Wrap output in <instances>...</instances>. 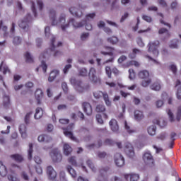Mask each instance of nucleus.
I'll return each mask as SVG.
<instances>
[{"label": "nucleus", "instance_id": "6e6552de", "mask_svg": "<svg viewBox=\"0 0 181 181\" xmlns=\"http://www.w3.org/2000/svg\"><path fill=\"white\" fill-rule=\"evenodd\" d=\"M115 163L119 168H122L125 165V159L119 153H117L114 156Z\"/></svg>", "mask_w": 181, "mask_h": 181}, {"label": "nucleus", "instance_id": "1a4fd4ad", "mask_svg": "<svg viewBox=\"0 0 181 181\" xmlns=\"http://www.w3.org/2000/svg\"><path fill=\"white\" fill-rule=\"evenodd\" d=\"M143 160L145 165H148V166L153 165V157L150 152H146L143 155Z\"/></svg>", "mask_w": 181, "mask_h": 181}, {"label": "nucleus", "instance_id": "a19ab883", "mask_svg": "<svg viewBox=\"0 0 181 181\" xmlns=\"http://www.w3.org/2000/svg\"><path fill=\"white\" fill-rule=\"evenodd\" d=\"M86 164L88 166V168H90V169H91L92 172H96L97 171V169L94 166V163H93V161H91V160H88L86 161Z\"/></svg>", "mask_w": 181, "mask_h": 181}, {"label": "nucleus", "instance_id": "338daca9", "mask_svg": "<svg viewBox=\"0 0 181 181\" xmlns=\"http://www.w3.org/2000/svg\"><path fill=\"white\" fill-rule=\"evenodd\" d=\"M105 71L109 78H111V68L110 66H106Z\"/></svg>", "mask_w": 181, "mask_h": 181}, {"label": "nucleus", "instance_id": "37998d69", "mask_svg": "<svg viewBox=\"0 0 181 181\" xmlns=\"http://www.w3.org/2000/svg\"><path fill=\"white\" fill-rule=\"evenodd\" d=\"M32 153H33V144H29V149L28 151V159H32Z\"/></svg>", "mask_w": 181, "mask_h": 181}, {"label": "nucleus", "instance_id": "0e129e2a", "mask_svg": "<svg viewBox=\"0 0 181 181\" xmlns=\"http://www.w3.org/2000/svg\"><path fill=\"white\" fill-rule=\"evenodd\" d=\"M110 181H122V180L117 175H113L110 178Z\"/></svg>", "mask_w": 181, "mask_h": 181}, {"label": "nucleus", "instance_id": "09e8293b", "mask_svg": "<svg viewBox=\"0 0 181 181\" xmlns=\"http://www.w3.org/2000/svg\"><path fill=\"white\" fill-rule=\"evenodd\" d=\"M90 37V33H83L81 35V40L83 42H86V40H88V37Z\"/></svg>", "mask_w": 181, "mask_h": 181}, {"label": "nucleus", "instance_id": "774afa93", "mask_svg": "<svg viewBox=\"0 0 181 181\" xmlns=\"http://www.w3.org/2000/svg\"><path fill=\"white\" fill-rule=\"evenodd\" d=\"M176 95H177V100H181V86L178 87Z\"/></svg>", "mask_w": 181, "mask_h": 181}, {"label": "nucleus", "instance_id": "e2e57ef3", "mask_svg": "<svg viewBox=\"0 0 181 181\" xmlns=\"http://www.w3.org/2000/svg\"><path fill=\"white\" fill-rule=\"evenodd\" d=\"M129 78H130V80H134V78H135V72H134V69H129Z\"/></svg>", "mask_w": 181, "mask_h": 181}, {"label": "nucleus", "instance_id": "473e14b6", "mask_svg": "<svg viewBox=\"0 0 181 181\" xmlns=\"http://www.w3.org/2000/svg\"><path fill=\"white\" fill-rule=\"evenodd\" d=\"M102 97H103V100L106 105H107V107H110V105H111V101L110 100V97L108 96V93L105 92L103 93V95H102Z\"/></svg>", "mask_w": 181, "mask_h": 181}, {"label": "nucleus", "instance_id": "a211bd4d", "mask_svg": "<svg viewBox=\"0 0 181 181\" xmlns=\"http://www.w3.org/2000/svg\"><path fill=\"white\" fill-rule=\"evenodd\" d=\"M145 117L144 115V112L141 110L134 111V119L136 121H142V119Z\"/></svg>", "mask_w": 181, "mask_h": 181}, {"label": "nucleus", "instance_id": "6e6d98bb", "mask_svg": "<svg viewBox=\"0 0 181 181\" xmlns=\"http://www.w3.org/2000/svg\"><path fill=\"white\" fill-rule=\"evenodd\" d=\"M167 114L170 118V122H173L175 121V118L173 117V113L172 112V111L168 109L167 110Z\"/></svg>", "mask_w": 181, "mask_h": 181}, {"label": "nucleus", "instance_id": "4d7b16f0", "mask_svg": "<svg viewBox=\"0 0 181 181\" xmlns=\"http://www.w3.org/2000/svg\"><path fill=\"white\" fill-rule=\"evenodd\" d=\"M136 42H137V45L140 47H144V46H145V44L144 43V41H142V37H137Z\"/></svg>", "mask_w": 181, "mask_h": 181}, {"label": "nucleus", "instance_id": "b1692460", "mask_svg": "<svg viewBox=\"0 0 181 181\" xmlns=\"http://www.w3.org/2000/svg\"><path fill=\"white\" fill-rule=\"evenodd\" d=\"M8 175V170L6 169V166L4 165L2 162L0 161V175L2 177H5Z\"/></svg>", "mask_w": 181, "mask_h": 181}, {"label": "nucleus", "instance_id": "c85d7f7f", "mask_svg": "<svg viewBox=\"0 0 181 181\" xmlns=\"http://www.w3.org/2000/svg\"><path fill=\"white\" fill-rule=\"evenodd\" d=\"M105 49L107 52L101 51V54H104L105 56H107L108 54L109 56H113L114 53H112V51L114 50V48L111 47H105Z\"/></svg>", "mask_w": 181, "mask_h": 181}, {"label": "nucleus", "instance_id": "79ce46f5", "mask_svg": "<svg viewBox=\"0 0 181 181\" xmlns=\"http://www.w3.org/2000/svg\"><path fill=\"white\" fill-rule=\"evenodd\" d=\"M79 76H81L82 77H86L87 74H88V71H87V69L86 68H81L78 70Z\"/></svg>", "mask_w": 181, "mask_h": 181}, {"label": "nucleus", "instance_id": "69168bd1", "mask_svg": "<svg viewBox=\"0 0 181 181\" xmlns=\"http://www.w3.org/2000/svg\"><path fill=\"white\" fill-rule=\"evenodd\" d=\"M21 177L24 180H29V175H28V173H26V172H23L21 173Z\"/></svg>", "mask_w": 181, "mask_h": 181}, {"label": "nucleus", "instance_id": "7ed1b4c3", "mask_svg": "<svg viewBox=\"0 0 181 181\" xmlns=\"http://www.w3.org/2000/svg\"><path fill=\"white\" fill-rule=\"evenodd\" d=\"M69 81L71 84L74 86L75 90H76V91H78V93H83V91L87 89V86H86V84H84L83 81L76 78V77H71Z\"/></svg>", "mask_w": 181, "mask_h": 181}, {"label": "nucleus", "instance_id": "39448f33", "mask_svg": "<svg viewBox=\"0 0 181 181\" xmlns=\"http://www.w3.org/2000/svg\"><path fill=\"white\" fill-rule=\"evenodd\" d=\"M31 21H32V16H30V14H28L18 23L19 28H21V29H23V30H24V32H28V30H29V25L28 23H29V22Z\"/></svg>", "mask_w": 181, "mask_h": 181}, {"label": "nucleus", "instance_id": "2f4dec72", "mask_svg": "<svg viewBox=\"0 0 181 181\" xmlns=\"http://www.w3.org/2000/svg\"><path fill=\"white\" fill-rule=\"evenodd\" d=\"M8 180L9 181H19V178L18 177V175L15 173H11L7 176Z\"/></svg>", "mask_w": 181, "mask_h": 181}, {"label": "nucleus", "instance_id": "864d4df0", "mask_svg": "<svg viewBox=\"0 0 181 181\" xmlns=\"http://www.w3.org/2000/svg\"><path fill=\"white\" fill-rule=\"evenodd\" d=\"M124 128L129 134H134V132H135V131L131 129V127L128 126L127 122H124Z\"/></svg>", "mask_w": 181, "mask_h": 181}, {"label": "nucleus", "instance_id": "f704fd0d", "mask_svg": "<svg viewBox=\"0 0 181 181\" xmlns=\"http://www.w3.org/2000/svg\"><path fill=\"white\" fill-rule=\"evenodd\" d=\"M141 53V50L138 49H133L132 52L129 54V57L130 59H135L136 57V54H140Z\"/></svg>", "mask_w": 181, "mask_h": 181}, {"label": "nucleus", "instance_id": "bf43d9fd", "mask_svg": "<svg viewBox=\"0 0 181 181\" xmlns=\"http://www.w3.org/2000/svg\"><path fill=\"white\" fill-rule=\"evenodd\" d=\"M181 119V106L177 107V121H180Z\"/></svg>", "mask_w": 181, "mask_h": 181}, {"label": "nucleus", "instance_id": "5701e85b", "mask_svg": "<svg viewBox=\"0 0 181 181\" xmlns=\"http://www.w3.org/2000/svg\"><path fill=\"white\" fill-rule=\"evenodd\" d=\"M150 88L151 90H153L154 91H160V88H162V85H160V81H157L153 83L151 85Z\"/></svg>", "mask_w": 181, "mask_h": 181}, {"label": "nucleus", "instance_id": "f257e3e1", "mask_svg": "<svg viewBox=\"0 0 181 181\" xmlns=\"http://www.w3.org/2000/svg\"><path fill=\"white\" fill-rule=\"evenodd\" d=\"M49 18L52 21V26H61L62 30H66L69 29L70 25H72L74 29H79L83 28L86 25V21L82 20L80 22L76 21V19L71 18L67 22H66V14L62 13L59 16V20H56V11L52 9L49 11Z\"/></svg>", "mask_w": 181, "mask_h": 181}, {"label": "nucleus", "instance_id": "5fc2aeb1", "mask_svg": "<svg viewBox=\"0 0 181 181\" xmlns=\"http://www.w3.org/2000/svg\"><path fill=\"white\" fill-rule=\"evenodd\" d=\"M142 19L145 21L146 22H148V23H151L152 22V17L148 16V15H143Z\"/></svg>", "mask_w": 181, "mask_h": 181}, {"label": "nucleus", "instance_id": "c9c22d12", "mask_svg": "<svg viewBox=\"0 0 181 181\" xmlns=\"http://www.w3.org/2000/svg\"><path fill=\"white\" fill-rule=\"evenodd\" d=\"M148 132L149 135L153 136L156 134V126L151 125L148 128Z\"/></svg>", "mask_w": 181, "mask_h": 181}, {"label": "nucleus", "instance_id": "8fccbe9b", "mask_svg": "<svg viewBox=\"0 0 181 181\" xmlns=\"http://www.w3.org/2000/svg\"><path fill=\"white\" fill-rule=\"evenodd\" d=\"M21 42H22V38L18 36L15 37L13 40V45H16V46H18V45H21Z\"/></svg>", "mask_w": 181, "mask_h": 181}, {"label": "nucleus", "instance_id": "a18cd8bd", "mask_svg": "<svg viewBox=\"0 0 181 181\" xmlns=\"http://www.w3.org/2000/svg\"><path fill=\"white\" fill-rule=\"evenodd\" d=\"M151 83H152V80L148 78L142 81L141 86L142 87H148Z\"/></svg>", "mask_w": 181, "mask_h": 181}, {"label": "nucleus", "instance_id": "603ef678", "mask_svg": "<svg viewBox=\"0 0 181 181\" xmlns=\"http://www.w3.org/2000/svg\"><path fill=\"white\" fill-rule=\"evenodd\" d=\"M104 94V93H103L102 91L98 90L95 93H93V95L95 97V98H101V97H103V95Z\"/></svg>", "mask_w": 181, "mask_h": 181}, {"label": "nucleus", "instance_id": "6ab92c4d", "mask_svg": "<svg viewBox=\"0 0 181 181\" xmlns=\"http://www.w3.org/2000/svg\"><path fill=\"white\" fill-rule=\"evenodd\" d=\"M162 97L163 100L160 99L156 101L155 105L156 108H162V107H163V105L165 104V103L163 102L165 98L163 97H168V94L166 93H164L162 94Z\"/></svg>", "mask_w": 181, "mask_h": 181}, {"label": "nucleus", "instance_id": "393cba45", "mask_svg": "<svg viewBox=\"0 0 181 181\" xmlns=\"http://www.w3.org/2000/svg\"><path fill=\"white\" fill-rule=\"evenodd\" d=\"M37 104H40V100L43 98V91L41 89H37L35 93Z\"/></svg>", "mask_w": 181, "mask_h": 181}, {"label": "nucleus", "instance_id": "c756f323", "mask_svg": "<svg viewBox=\"0 0 181 181\" xmlns=\"http://www.w3.org/2000/svg\"><path fill=\"white\" fill-rule=\"evenodd\" d=\"M139 77L140 78H142L143 80H145L146 78H149V72L146 70L141 71L139 73Z\"/></svg>", "mask_w": 181, "mask_h": 181}, {"label": "nucleus", "instance_id": "7c9ffc66", "mask_svg": "<svg viewBox=\"0 0 181 181\" xmlns=\"http://www.w3.org/2000/svg\"><path fill=\"white\" fill-rule=\"evenodd\" d=\"M0 29L4 32V37H6L8 36V27L4 24V21H0Z\"/></svg>", "mask_w": 181, "mask_h": 181}, {"label": "nucleus", "instance_id": "de8ad7c7", "mask_svg": "<svg viewBox=\"0 0 181 181\" xmlns=\"http://www.w3.org/2000/svg\"><path fill=\"white\" fill-rule=\"evenodd\" d=\"M94 18H95V13H89L86 16V19L84 21H86V23H87V21H91Z\"/></svg>", "mask_w": 181, "mask_h": 181}, {"label": "nucleus", "instance_id": "4468645a", "mask_svg": "<svg viewBox=\"0 0 181 181\" xmlns=\"http://www.w3.org/2000/svg\"><path fill=\"white\" fill-rule=\"evenodd\" d=\"M47 175L49 179H55L56 176H57V173L54 170V168L52 167V165L47 167Z\"/></svg>", "mask_w": 181, "mask_h": 181}, {"label": "nucleus", "instance_id": "a878e982", "mask_svg": "<svg viewBox=\"0 0 181 181\" xmlns=\"http://www.w3.org/2000/svg\"><path fill=\"white\" fill-rule=\"evenodd\" d=\"M71 152H73V148H71V146H70V145H69L68 144H64V154L66 156H69V155H70V153H71Z\"/></svg>", "mask_w": 181, "mask_h": 181}, {"label": "nucleus", "instance_id": "49530a36", "mask_svg": "<svg viewBox=\"0 0 181 181\" xmlns=\"http://www.w3.org/2000/svg\"><path fill=\"white\" fill-rule=\"evenodd\" d=\"M178 43H179V40H173L170 42V47H171V49H177Z\"/></svg>", "mask_w": 181, "mask_h": 181}, {"label": "nucleus", "instance_id": "20e7f679", "mask_svg": "<svg viewBox=\"0 0 181 181\" xmlns=\"http://www.w3.org/2000/svg\"><path fill=\"white\" fill-rule=\"evenodd\" d=\"M148 52L150 53H153L155 57H158L159 55V51L158 50V47H159V41L156 40L154 42H151L148 45Z\"/></svg>", "mask_w": 181, "mask_h": 181}, {"label": "nucleus", "instance_id": "aec40b11", "mask_svg": "<svg viewBox=\"0 0 181 181\" xmlns=\"http://www.w3.org/2000/svg\"><path fill=\"white\" fill-rule=\"evenodd\" d=\"M39 142H50L52 141V137L46 134L40 135L37 138Z\"/></svg>", "mask_w": 181, "mask_h": 181}, {"label": "nucleus", "instance_id": "ddd939ff", "mask_svg": "<svg viewBox=\"0 0 181 181\" xmlns=\"http://www.w3.org/2000/svg\"><path fill=\"white\" fill-rule=\"evenodd\" d=\"M109 125H110L112 132H115V134L119 133V127L118 126V122H117L116 119H112L109 122Z\"/></svg>", "mask_w": 181, "mask_h": 181}, {"label": "nucleus", "instance_id": "9b49d317", "mask_svg": "<svg viewBox=\"0 0 181 181\" xmlns=\"http://www.w3.org/2000/svg\"><path fill=\"white\" fill-rule=\"evenodd\" d=\"M124 152L126 155L129 156V158H134L135 156V151H134V147L130 143H126Z\"/></svg>", "mask_w": 181, "mask_h": 181}, {"label": "nucleus", "instance_id": "423d86ee", "mask_svg": "<svg viewBox=\"0 0 181 181\" xmlns=\"http://www.w3.org/2000/svg\"><path fill=\"white\" fill-rule=\"evenodd\" d=\"M73 128H74V124L72 123L69 124L67 128L64 129V135L74 142H80V141H78L77 138L73 135V132L71 131V129H73Z\"/></svg>", "mask_w": 181, "mask_h": 181}, {"label": "nucleus", "instance_id": "4c0bfd02", "mask_svg": "<svg viewBox=\"0 0 181 181\" xmlns=\"http://www.w3.org/2000/svg\"><path fill=\"white\" fill-rule=\"evenodd\" d=\"M25 62L27 63H33V57L29 52L25 54Z\"/></svg>", "mask_w": 181, "mask_h": 181}, {"label": "nucleus", "instance_id": "dca6fc26", "mask_svg": "<svg viewBox=\"0 0 181 181\" xmlns=\"http://www.w3.org/2000/svg\"><path fill=\"white\" fill-rule=\"evenodd\" d=\"M126 180L129 179L130 181H138L139 180V175L138 174H126L124 175Z\"/></svg>", "mask_w": 181, "mask_h": 181}, {"label": "nucleus", "instance_id": "2eb2a0df", "mask_svg": "<svg viewBox=\"0 0 181 181\" xmlns=\"http://www.w3.org/2000/svg\"><path fill=\"white\" fill-rule=\"evenodd\" d=\"M82 108L86 115H91L93 114V107H91V105H90V103L87 102L83 103L82 104Z\"/></svg>", "mask_w": 181, "mask_h": 181}, {"label": "nucleus", "instance_id": "680f3d73", "mask_svg": "<svg viewBox=\"0 0 181 181\" xmlns=\"http://www.w3.org/2000/svg\"><path fill=\"white\" fill-rule=\"evenodd\" d=\"M62 88L64 93H67V91H69V87L67 86V83L66 82L62 83Z\"/></svg>", "mask_w": 181, "mask_h": 181}, {"label": "nucleus", "instance_id": "052dcab7", "mask_svg": "<svg viewBox=\"0 0 181 181\" xmlns=\"http://www.w3.org/2000/svg\"><path fill=\"white\" fill-rule=\"evenodd\" d=\"M96 121L98 122V124H104V120H103V117L100 114L96 115Z\"/></svg>", "mask_w": 181, "mask_h": 181}, {"label": "nucleus", "instance_id": "412c9836", "mask_svg": "<svg viewBox=\"0 0 181 181\" xmlns=\"http://www.w3.org/2000/svg\"><path fill=\"white\" fill-rule=\"evenodd\" d=\"M59 74L60 71L59 70L52 71L49 74L48 81H49V83H52V81H53L57 77V76H59Z\"/></svg>", "mask_w": 181, "mask_h": 181}, {"label": "nucleus", "instance_id": "3c124183", "mask_svg": "<svg viewBox=\"0 0 181 181\" xmlns=\"http://www.w3.org/2000/svg\"><path fill=\"white\" fill-rule=\"evenodd\" d=\"M68 161H69V163H71V165H73L74 166H76L77 165V161H76V157L75 156L70 157L68 159Z\"/></svg>", "mask_w": 181, "mask_h": 181}, {"label": "nucleus", "instance_id": "f8f14e48", "mask_svg": "<svg viewBox=\"0 0 181 181\" xmlns=\"http://www.w3.org/2000/svg\"><path fill=\"white\" fill-rule=\"evenodd\" d=\"M69 11L70 13L76 18H81V16H83V11L80 10V6H71L69 8Z\"/></svg>", "mask_w": 181, "mask_h": 181}, {"label": "nucleus", "instance_id": "13d9d810", "mask_svg": "<svg viewBox=\"0 0 181 181\" xmlns=\"http://www.w3.org/2000/svg\"><path fill=\"white\" fill-rule=\"evenodd\" d=\"M158 34L159 35H169V30L166 28H160L158 30Z\"/></svg>", "mask_w": 181, "mask_h": 181}, {"label": "nucleus", "instance_id": "9d476101", "mask_svg": "<svg viewBox=\"0 0 181 181\" xmlns=\"http://www.w3.org/2000/svg\"><path fill=\"white\" fill-rule=\"evenodd\" d=\"M88 76L90 80L92 81L93 83H95V84H97V83H100V78L97 76V71H95V69L90 68Z\"/></svg>", "mask_w": 181, "mask_h": 181}, {"label": "nucleus", "instance_id": "72a5a7b5", "mask_svg": "<svg viewBox=\"0 0 181 181\" xmlns=\"http://www.w3.org/2000/svg\"><path fill=\"white\" fill-rule=\"evenodd\" d=\"M11 158L13 160H16V162H22L23 160V157L19 154H13L11 156Z\"/></svg>", "mask_w": 181, "mask_h": 181}, {"label": "nucleus", "instance_id": "f3484780", "mask_svg": "<svg viewBox=\"0 0 181 181\" xmlns=\"http://www.w3.org/2000/svg\"><path fill=\"white\" fill-rule=\"evenodd\" d=\"M3 107L8 110L11 107V99L8 95H5L3 98Z\"/></svg>", "mask_w": 181, "mask_h": 181}, {"label": "nucleus", "instance_id": "c03bdc74", "mask_svg": "<svg viewBox=\"0 0 181 181\" xmlns=\"http://www.w3.org/2000/svg\"><path fill=\"white\" fill-rule=\"evenodd\" d=\"M95 111L96 112H104L105 111V106L104 105H97Z\"/></svg>", "mask_w": 181, "mask_h": 181}, {"label": "nucleus", "instance_id": "4be33fe9", "mask_svg": "<svg viewBox=\"0 0 181 181\" xmlns=\"http://www.w3.org/2000/svg\"><path fill=\"white\" fill-rule=\"evenodd\" d=\"M153 122L156 125H158L159 127H160V128H165V127L168 125V123L163 119H155L153 121Z\"/></svg>", "mask_w": 181, "mask_h": 181}, {"label": "nucleus", "instance_id": "58836bf2", "mask_svg": "<svg viewBox=\"0 0 181 181\" xmlns=\"http://www.w3.org/2000/svg\"><path fill=\"white\" fill-rule=\"evenodd\" d=\"M39 69H42L44 73H46V70H47V65L45 61L41 62V65L39 68L36 69V71H39Z\"/></svg>", "mask_w": 181, "mask_h": 181}, {"label": "nucleus", "instance_id": "0eeeda50", "mask_svg": "<svg viewBox=\"0 0 181 181\" xmlns=\"http://www.w3.org/2000/svg\"><path fill=\"white\" fill-rule=\"evenodd\" d=\"M51 159L54 163H59L62 162L63 157L62 156V153L57 149H54L49 153Z\"/></svg>", "mask_w": 181, "mask_h": 181}, {"label": "nucleus", "instance_id": "bb28decb", "mask_svg": "<svg viewBox=\"0 0 181 181\" xmlns=\"http://www.w3.org/2000/svg\"><path fill=\"white\" fill-rule=\"evenodd\" d=\"M42 116H43V110L42 109V107H37L35 110V114L34 115V118L35 119H40V118H42Z\"/></svg>", "mask_w": 181, "mask_h": 181}, {"label": "nucleus", "instance_id": "e433bc0d", "mask_svg": "<svg viewBox=\"0 0 181 181\" xmlns=\"http://www.w3.org/2000/svg\"><path fill=\"white\" fill-rule=\"evenodd\" d=\"M67 171L71 175V176H72V177H76L77 173H76V170L71 168V165L67 166Z\"/></svg>", "mask_w": 181, "mask_h": 181}, {"label": "nucleus", "instance_id": "cd10ccee", "mask_svg": "<svg viewBox=\"0 0 181 181\" xmlns=\"http://www.w3.org/2000/svg\"><path fill=\"white\" fill-rule=\"evenodd\" d=\"M19 132L21 134L22 138H26L28 136V134H26V125L24 124H22L19 126Z\"/></svg>", "mask_w": 181, "mask_h": 181}, {"label": "nucleus", "instance_id": "ea45409f", "mask_svg": "<svg viewBox=\"0 0 181 181\" xmlns=\"http://www.w3.org/2000/svg\"><path fill=\"white\" fill-rule=\"evenodd\" d=\"M108 43H111V45H117L118 43V37H110L107 38Z\"/></svg>", "mask_w": 181, "mask_h": 181}, {"label": "nucleus", "instance_id": "f03ea898", "mask_svg": "<svg viewBox=\"0 0 181 181\" xmlns=\"http://www.w3.org/2000/svg\"><path fill=\"white\" fill-rule=\"evenodd\" d=\"M45 33L47 37H51V54H52L54 57H57V56H61L62 52L59 50H56V47H60L62 46V42H59L58 43H55L56 37L50 35V28L49 26L45 27Z\"/></svg>", "mask_w": 181, "mask_h": 181}]
</instances>
